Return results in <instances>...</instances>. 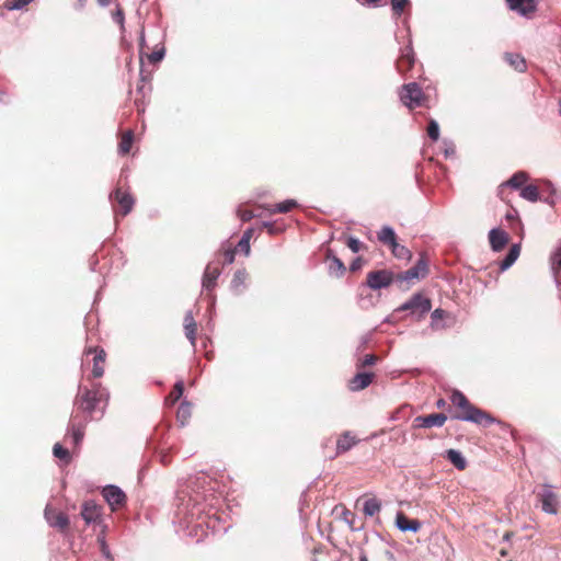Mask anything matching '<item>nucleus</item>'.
Returning <instances> with one entry per match:
<instances>
[{
    "mask_svg": "<svg viewBox=\"0 0 561 561\" xmlns=\"http://www.w3.org/2000/svg\"><path fill=\"white\" fill-rule=\"evenodd\" d=\"M450 402L456 409L455 414L451 416L453 419L469 421L484 427L495 422V417L492 414L472 404L459 390L451 392Z\"/></svg>",
    "mask_w": 561,
    "mask_h": 561,
    "instance_id": "obj_1",
    "label": "nucleus"
},
{
    "mask_svg": "<svg viewBox=\"0 0 561 561\" xmlns=\"http://www.w3.org/2000/svg\"><path fill=\"white\" fill-rule=\"evenodd\" d=\"M108 394L100 383H95L91 389L80 388L76 397V404L79 411L92 416L94 412H103L107 403Z\"/></svg>",
    "mask_w": 561,
    "mask_h": 561,
    "instance_id": "obj_2",
    "label": "nucleus"
},
{
    "mask_svg": "<svg viewBox=\"0 0 561 561\" xmlns=\"http://www.w3.org/2000/svg\"><path fill=\"white\" fill-rule=\"evenodd\" d=\"M401 102L414 110L416 107H431L430 96L426 95L416 82L405 83L399 91Z\"/></svg>",
    "mask_w": 561,
    "mask_h": 561,
    "instance_id": "obj_3",
    "label": "nucleus"
},
{
    "mask_svg": "<svg viewBox=\"0 0 561 561\" xmlns=\"http://www.w3.org/2000/svg\"><path fill=\"white\" fill-rule=\"evenodd\" d=\"M377 239L387 245L394 257L409 261L412 257L411 251L397 241V234L391 227L385 226L378 231Z\"/></svg>",
    "mask_w": 561,
    "mask_h": 561,
    "instance_id": "obj_4",
    "label": "nucleus"
},
{
    "mask_svg": "<svg viewBox=\"0 0 561 561\" xmlns=\"http://www.w3.org/2000/svg\"><path fill=\"white\" fill-rule=\"evenodd\" d=\"M393 279L394 274L389 270L370 271L366 276V285L373 290H378L389 287Z\"/></svg>",
    "mask_w": 561,
    "mask_h": 561,
    "instance_id": "obj_5",
    "label": "nucleus"
},
{
    "mask_svg": "<svg viewBox=\"0 0 561 561\" xmlns=\"http://www.w3.org/2000/svg\"><path fill=\"white\" fill-rule=\"evenodd\" d=\"M415 62L416 58L413 47L411 44H408L400 49V55L396 61V68L402 77L408 78V73L413 69Z\"/></svg>",
    "mask_w": 561,
    "mask_h": 561,
    "instance_id": "obj_6",
    "label": "nucleus"
},
{
    "mask_svg": "<svg viewBox=\"0 0 561 561\" xmlns=\"http://www.w3.org/2000/svg\"><path fill=\"white\" fill-rule=\"evenodd\" d=\"M432 308L431 300L423 296L422 294H415L403 304L399 310H409L413 314H417L419 317H423Z\"/></svg>",
    "mask_w": 561,
    "mask_h": 561,
    "instance_id": "obj_7",
    "label": "nucleus"
},
{
    "mask_svg": "<svg viewBox=\"0 0 561 561\" xmlns=\"http://www.w3.org/2000/svg\"><path fill=\"white\" fill-rule=\"evenodd\" d=\"M111 198L115 201L118 205V208L115 211L122 216L128 215L135 204V199L131 194L127 190H123L122 187H117L114 193L111 195Z\"/></svg>",
    "mask_w": 561,
    "mask_h": 561,
    "instance_id": "obj_8",
    "label": "nucleus"
},
{
    "mask_svg": "<svg viewBox=\"0 0 561 561\" xmlns=\"http://www.w3.org/2000/svg\"><path fill=\"white\" fill-rule=\"evenodd\" d=\"M447 421V415L444 413H433L428 415H419L413 420L412 426L414 428H431L442 427Z\"/></svg>",
    "mask_w": 561,
    "mask_h": 561,
    "instance_id": "obj_9",
    "label": "nucleus"
},
{
    "mask_svg": "<svg viewBox=\"0 0 561 561\" xmlns=\"http://www.w3.org/2000/svg\"><path fill=\"white\" fill-rule=\"evenodd\" d=\"M428 274V264L424 254L421 255L416 264L398 275L400 280H412L423 278Z\"/></svg>",
    "mask_w": 561,
    "mask_h": 561,
    "instance_id": "obj_10",
    "label": "nucleus"
},
{
    "mask_svg": "<svg viewBox=\"0 0 561 561\" xmlns=\"http://www.w3.org/2000/svg\"><path fill=\"white\" fill-rule=\"evenodd\" d=\"M537 497L541 503V510L548 514H557L558 513V495L552 492L549 488H543L541 491L537 493Z\"/></svg>",
    "mask_w": 561,
    "mask_h": 561,
    "instance_id": "obj_11",
    "label": "nucleus"
},
{
    "mask_svg": "<svg viewBox=\"0 0 561 561\" xmlns=\"http://www.w3.org/2000/svg\"><path fill=\"white\" fill-rule=\"evenodd\" d=\"M102 494L113 511L123 506L126 502L125 493L115 485L105 486L102 491Z\"/></svg>",
    "mask_w": 561,
    "mask_h": 561,
    "instance_id": "obj_12",
    "label": "nucleus"
},
{
    "mask_svg": "<svg viewBox=\"0 0 561 561\" xmlns=\"http://www.w3.org/2000/svg\"><path fill=\"white\" fill-rule=\"evenodd\" d=\"M84 353L85 355L94 354L92 375L95 378L102 377L104 375V364L106 358L105 351L100 347H88Z\"/></svg>",
    "mask_w": 561,
    "mask_h": 561,
    "instance_id": "obj_13",
    "label": "nucleus"
},
{
    "mask_svg": "<svg viewBox=\"0 0 561 561\" xmlns=\"http://www.w3.org/2000/svg\"><path fill=\"white\" fill-rule=\"evenodd\" d=\"M45 517L50 526L57 527L60 530H65L69 526L67 515L56 508L47 506L45 510Z\"/></svg>",
    "mask_w": 561,
    "mask_h": 561,
    "instance_id": "obj_14",
    "label": "nucleus"
},
{
    "mask_svg": "<svg viewBox=\"0 0 561 561\" xmlns=\"http://www.w3.org/2000/svg\"><path fill=\"white\" fill-rule=\"evenodd\" d=\"M506 2L511 10L528 16L537 10L538 0H506Z\"/></svg>",
    "mask_w": 561,
    "mask_h": 561,
    "instance_id": "obj_15",
    "label": "nucleus"
},
{
    "mask_svg": "<svg viewBox=\"0 0 561 561\" xmlns=\"http://www.w3.org/2000/svg\"><path fill=\"white\" fill-rule=\"evenodd\" d=\"M528 181V174L526 172H516L507 182L499 186L497 195L502 201H505L506 187L523 188L525 183Z\"/></svg>",
    "mask_w": 561,
    "mask_h": 561,
    "instance_id": "obj_16",
    "label": "nucleus"
},
{
    "mask_svg": "<svg viewBox=\"0 0 561 561\" xmlns=\"http://www.w3.org/2000/svg\"><path fill=\"white\" fill-rule=\"evenodd\" d=\"M80 515L87 524L98 523L102 515V508L93 501H87L82 505Z\"/></svg>",
    "mask_w": 561,
    "mask_h": 561,
    "instance_id": "obj_17",
    "label": "nucleus"
},
{
    "mask_svg": "<svg viewBox=\"0 0 561 561\" xmlns=\"http://www.w3.org/2000/svg\"><path fill=\"white\" fill-rule=\"evenodd\" d=\"M374 378V373L359 371L348 381V388L352 391H360L367 388L373 382Z\"/></svg>",
    "mask_w": 561,
    "mask_h": 561,
    "instance_id": "obj_18",
    "label": "nucleus"
},
{
    "mask_svg": "<svg viewBox=\"0 0 561 561\" xmlns=\"http://www.w3.org/2000/svg\"><path fill=\"white\" fill-rule=\"evenodd\" d=\"M78 414L73 415L69 426V431L71 433V437L76 446H78L82 442L84 437V428L88 423V420L78 421Z\"/></svg>",
    "mask_w": 561,
    "mask_h": 561,
    "instance_id": "obj_19",
    "label": "nucleus"
},
{
    "mask_svg": "<svg viewBox=\"0 0 561 561\" xmlns=\"http://www.w3.org/2000/svg\"><path fill=\"white\" fill-rule=\"evenodd\" d=\"M359 439L351 432H344L336 440V455L344 454L353 448Z\"/></svg>",
    "mask_w": 561,
    "mask_h": 561,
    "instance_id": "obj_20",
    "label": "nucleus"
},
{
    "mask_svg": "<svg viewBox=\"0 0 561 561\" xmlns=\"http://www.w3.org/2000/svg\"><path fill=\"white\" fill-rule=\"evenodd\" d=\"M489 240L494 251H501L508 242V233L501 229H492L489 232Z\"/></svg>",
    "mask_w": 561,
    "mask_h": 561,
    "instance_id": "obj_21",
    "label": "nucleus"
},
{
    "mask_svg": "<svg viewBox=\"0 0 561 561\" xmlns=\"http://www.w3.org/2000/svg\"><path fill=\"white\" fill-rule=\"evenodd\" d=\"M396 524L402 531L410 530L416 533L421 529V523L417 519H411L402 512L397 514Z\"/></svg>",
    "mask_w": 561,
    "mask_h": 561,
    "instance_id": "obj_22",
    "label": "nucleus"
},
{
    "mask_svg": "<svg viewBox=\"0 0 561 561\" xmlns=\"http://www.w3.org/2000/svg\"><path fill=\"white\" fill-rule=\"evenodd\" d=\"M220 275V270L217 266L208 264L205 268L203 276V287L207 290H211L216 286V280Z\"/></svg>",
    "mask_w": 561,
    "mask_h": 561,
    "instance_id": "obj_23",
    "label": "nucleus"
},
{
    "mask_svg": "<svg viewBox=\"0 0 561 561\" xmlns=\"http://www.w3.org/2000/svg\"><path fill=\"white\" fill-rule=\"evenodd\" d=\"M184 330L186 337L190 340L191 344L195 346L197 324L191 312L186 313L184 317Z\"/></svg>",
    "mask_w": 561,
    "mask_h": 561,
    "instance_id": "obj_24",
    "label": "nucleus"
},
{
    "mask_svg": "<svg viewBox=\"0 0 561 561\" xmlns=\"http://www.w3.org/2000/svg\"><path fill=\"white\" fill-rule=\"evenodd\" d=\"M504 59L512 68L519 72H524L527 68L524 57L519 54L506 53Z\"/></svg>",
    "mask_w": 561,
    "mask_h": 561,
    "instance_id": "obj_25",
    "label": "nucleus"
},
{
    "mask_svg": "<svg viewBox=\"0 0 561 561\" xmlns=\"http://www.w3.org/2000/svg\"><path fill=\"white\" fill-rule=\"evenodd\" d=\"M446 458L458 469L465 470L467 468V461L460 451L456 449H448L446 451Z\"/></svg>",
    "mask_w": 561,
    "mask_h": 561,
    "instance_id": "obj_26",
    "label": "nucleus"
},
{
    "mask_svg": "<svg viewBox=\"0 0 561 561\" xmlns=\"http://www.w3.org/2000/svg\"><path fill=\"white\" fill-rule=\"evenodd\" d=\"M295 207H297V202L294 199H287L285 202H282V203H278V204H275V205H272L268 207H264V208L267 209L271 214H276V213L286 214V213H289Z\"/></svg>",
    "mask_w": 561,
    "mask_h": 561,
    "instance_id": "obj_27",
    "label": "nucleus"
},
{
    "mask_svg": "<svg viewBox=\"0 0 561 561\" xmlns=\"http://www.w3.org/2000/svg\"><path fill=\"white\" fill-rule=\"evenodd\" d=\"M133 142H134V133H133V130L128 129V130L124 131L122 137H121V141L118 144V151H119V153H122V154L129 153V151L131 149V146H133Z\"/></svg>",
    "mask_w": 561,
    "mask_h": 561,
    "instance_id": "obj_28",
    "label": "nucleus"
},
{
    "mask_svg": "<svg viewBox=\"0 0 561 561\" xmlns=\"http://www.w3.org/2000/svg\"><path fill=\"white\" fill-rule=\"evenodd\" d=\"M520 254V245L519 244H513L505 256V259L501 263V270H506L510 266H512L515 261L518 259Z\"/></svg>",
    "mask_w": 561,
    "mask_h": 561,
    "instance_id": "obj_29",
    "label": "nucleus"
},
{
    "mask_svg": "<svg viewBox=\"0 0 561 561\" xmlns=\"http://www.w3.org/2000/svg\"><path fill=\"white\" fill-rule=\"evenodd\" d=\"M328 259H329V273H330V275L335 276V277L343 276L345 271H346V267H345L344 263L340 259H337L335 256H333V257H329L328 256Z\"/></svg>",
    "mask_w": 561,
    "mask_h": 561,
    "instance_id": "obj_30",
    "label": "nucleus"
},
{
    "mask_svg": "<svg viewBox=\"0 0 561 561\" xmlns=\"http://www.w3.org/2000/svg\"><path fill=\"white\" fill-rule=\"evenodd\" d=\"M192 415V405L188 402H182L176 411V419L181 425H185Z\"/></svg>",
    "mask_w": 561,
    "mask_h": 561,
    "instance_id": "obj_31",
    "label": "nucleus"
},
{
    "mask_svg": "<svg viewBox=\"0 0 561 561\" xmlns=\"http://www.w3.org/2000/svg\"><path fill=\"white\" fill-rule=\"evenodd\" d=\"M520 196L529 202H537L540 199L539 190L536 185L529 184L522 188Z\"/></svg>",
    "mask_w": 561,
    "mask_h": 561,
    "instance_id": "obj_32",
    "label": "nucleus"
},
{
    "mask_svg": "<svg viewBox=\"0 0 561 561\" xmlns=\"http://www.w3.org/2000/svg\"><path fill=\"white\" fill-rule=\"evenodd\" d=\"M184 383L183 381H178L171 392L165 398V404L173 405L183 394Z\"/></svg>",
    "mask_w": 561,
    "mask_h": 561,
    "instance_id": "obj_33",
    "label": "nucleus"
},
{
    "mask_svg": "<svg viewBox=\"0 0 561 561\" xmlns=\"http://www.w3.org/2000/svg\"><path fill=\"white\" fill-rule=\"evenodd\" d=\"M381 504L377 499H369L364 503V514L367 516H374L379 513Z\"/></svg>",
    "mask_w": 561,
    "mask_h": 561,
    "instance_id": "obj_34",
    "label": "nucleus"
},
{
    "mask_svg": "<svg viewBox=\"0 0 561 561\" xmlns=\"http://www.w3.org/2000/svg\"><path fill=\"white\" fill-rule=\"evenodd\" d=\"M53 454L56 458L62 460L65 463H69L71 460V455L67 448H65L59 443H56L53 448Z\"/></svg>",
    "mask_w": 561,
    "mask_h": 561,
    "instance_id": "obj_35",
    "label": "nucleus"
},
{
    "mask_svg": "<svg viewBox=\"0 0 561 561\" xmlns=\"http://www.w3.org/2000/svg\"><path fill=\"white\" fill-rule=\"evenodd\" d=\"M112 19L119 25L121 31L123 32L125 30V14L123 8L119 4H117L115 10L112 12Z\"/></svg>",
    "mask_w": 561,
    "mask_h": 561,
    "instance_id": "obj_36",
    "label": "nucleus"
},
{
    "mask_svg": "<svg viewBox=\"0 0 561 561\" xmlns=\"http://www.w3.org/2000/svg\"><path fill=\"white\" fill-rule=\"evenodd\" d=\"M552 271L557 277L561 274V248L551 257Z\"/></svg>",
    "mask_w": 561,
    "mask_h": 561,
    "instance_id": "obj_37",
    "label": "nucleus"
},
{
    "mask_svg": "<svg viewBox=\"0 0 561 561\" xmlns=\"http://www.w3.org/2000/svg\"><path fill=\"white\" fill-rule=\"evenodd\" d=\"M237 215L244 222L250 221L252 218L260 216L259 214H255L254 210L243 207L238 208Z\"/></svg>",
    "mask_w": 561,
    "mask_h": 561,
    "instance_id": "obj_38",
    "label": "nucleus"
},
{
    "mask_svg": "<svg viewBox=\"0 0 561 561\" xmlns=\"http://www.w3.org/2000/svg\"><path fill=\"white\" fill-rule=\"evenodd\" d=\"M409 3V0H391V9L396 15H401Z\"/></svg>",
    "mask_w": 561,
    "mask_h": 561,
    "instance_id": "obj_39",
    "label": "nucleus"
},
{
    "mask_svg": "<svg viewBox=\"0 0 561 561\" xmlns=\"http://www.w3.org/2000/svg\"><path fill=\"white\" fill-rule=\"evenodd\" d=\"M32 1L33 0H7L4 2V7L8 10H19V9H22L23 7L27 5Z\"/></svg>",
    "mask_w": 561,
    "mask_h": 561,
    "instance_id": "obj_40",
    "label": "nucleus"
},
{
    "mask_svg": "<svg viewBox=\"0 0 561 561\" xmlns=\"http://www.w3.org/2000/svg\"><path fill=\"white\" fill-rule=\"evenodd\" d=\"M378 360V357L374 354H368L366 355L363 359H360L357 364H356V367L357 369H363L367 366H373L377 363Z\"/></svg>",
    "mask_w": 561,
    "mask_h": 561,
    "instance_id": "obj_41",
    "label": "nucleus"
},
{
    "mask_svg": "<svg viewBox=\"0 0 561 561\" xmlns=\"http://www.w3.org/2000/svg\"><path fill=\"white\" fill-rule=\"evenodd\" d=\"M427 135L434 141H436L439 138V127H438V124L434 119H431L428 122Z\"/></svg>",
    "mask_w": 561,
    "mask_h": 561,
    "instance_id": "obj_42",
    "label": "nucleus"
},
{
    "mask_svg": "<svg viewBox=\"0 0 561 561\" xmlns=\"http://www.w3.org/2000/svg\"><path fill=\"white\" fill-rule=\"evenodd\" d=\"M346 245L354 252L357 253L362 249H364V244L356 238L348 237L346 241Z\"/></svg>",
    "mask_w": 561,
    "mask_h": 561,
    "instance_id": "obj_43",
    "label": "nucleus"
},
{
    "mask_svg": "<svg viewBox=\"0 0 561 561\" xmlns=\"http://www.w3.org/2000/svg\"><path fill=\"white\" fill-rule=\"evenodd\" d=\"M234 255H236V249H233V248L225 249V250L222 251L224 263H225V264H231V263H233V261H234Z\"/></svg>",
    "mask_w": 561,
    "mask_h": 561,
    "instance_id": "obj_44",
    "label": "nucleus"
},
{
    "mask_svg": "<svg viewBox=\"0 0 561 561\" xmlns=\"http://www.w3.org/2000/svg\"><path fill=\"white\" fill-rule=\"evenodd\" d=\"M234 249H236V252L237 251L243 252L244 255H247V256L250 254V251H251L250 243L242 239H240V241L238 242V244Z\"/></svg>",
    "mask_w": 561,
    "mask_h": 561,
    "instance_id": "obj_45",
    "label": "nucleus"
},
{
    "mask_svg": "<svg viewBox=\"0 0 561 561\" xmlns=\"http://www.w3.org/2000/svg\"><path fill=\"white\" fill-rule=\"evenodd\" d=\"M245 277H247V272L245 271H238V272H236L232 282H233V284L239 285V284L243 283Z\"/></svg>",
    "mask_w": 561,
    "mask_h": 561,
    "instance_id": "obj_46",
    "label": "nucleus"
},
{
    "mask_svg": "<svg viewBox=\"0 0 561 561\" xmlns=\"http://www.w3.org/2000/svg\"><path fill=\"white\" fill-rule=\"evenodd\" d=\"M148 58L151 62H158L163 58V51L162 50L153 51L148 56Z\"/></svg>",
    "mask_w": 561,
    "mask_h": 561,
    "instance_id": "obj_47",
    "label": "nucleus"
},
{
    "mask_svg": "<svg viewBox=\"0 0 561 561\" xmlns=\"http://www.w3.org/2000/svg\"><path fill=\"white\" fill-rule=\"evenodd\" d=\"M253 233H254V229L253 228H249L244 231L243 236H242V240H245L247 242L250 243V240L251 238L253 237Z\"/></svg>",
    "mask_w": 561,
    "mask_h": 561,
    "instance_id": "obj_48",
    "label": "nucleus"
},
{
    "mask_svg": "<svg viewBox=\"0 0 561 561\" xmlns=\"http://www.w3.org/2000/svg\"><path fill=\"white\" fill-rule=\"evenodd\" d=\"M362 266V259L360 257H357L356 260L353 261V263L351 264V270L352 271H356L358 268H360Z\"/></svg>",
    "mask_w": 561,
    "mask_h": 561,
    "instance_id": "obj_49",
    "label": "nucleus"
},
{
    "mask_svg": "<svg viewBox=\"0 0 561 561\" xmlns=\"http://www.w3.org/2000/svg\"><path fill=\"white\" fill-rule=\"evenodd\" d=\"M262 227L267 229L268 233H271V234L275 233V229L272 224L263 222Z\"/></svg>",
    "mask_w": 561,
    "mask_h": 561,
    "instance_id": "obj_50",
    "label": "nucleus"
},
{
    "mask_svg": "<svg viewBox=\"0 0 561 561\" xmlns=\"http://www.w3.org/2000/svg\"><path fill=\"white\" fill-rule=\"evenodd\" d=\"M442 312L443 311L440 309L434 310L433 313H432L433 319L440 318L442 317Z\"/></svg>",
    "mask_w": 561,
    "mask_h": 561,
    "instance_id": "obj_51",
    "label": "nucleus"
},
{
    "mask_svg": "<svg viewBox=\"0 0 561 561\" xmlns=\"http://www.w3.org/2000/svg\"><path fill=\"white\" fill-rule=\"evenodd\" d=\"M446 405V401L444 399H438L436 402V407L438 409H443Z\"/></svg>",
    "mask_w": 561,
    "mask_h": 561,
    "instance_id": "obj_52",
    "label": "nucleus"
},
{
    "mask_svg": "<svg viewBox=\"0 0 561 561\" xmlns=\"http://www.w3.org/2000/svg\"><path fill=\"white\" fill-rule=\"evenodd\" d=\"M99 4L102 7H106L110 4L111 0H98Z\"/></svg>",
    "mask_w": 561,
    "mask_h": 561,
    "instance_id": "obj_53",
    "label": "nucleus"
},
{
    "mask_svg": "<svg viewBox=\"0 0 561 561\" xmlns=\"http://www.w3.org/2000/svg\"><path fill=\"white\" fill-rule=\"evenodd\" d=\"M359 561H368L366 553H360Z\"/></svg>",
    "mask_w": 561,
    "mask_h": 561,
    "instance_id": "obj_54",
    "label": "nucleus"
},
{
    "mask_svg": "<svg viewBox=\"0 0 561 561\" xmlns=\"http://www.w3.org/2000/svg\"><path fill=\"white\" fill-rule=\"evenodd\" d=\"M87 0H78L79 7L82 8Z\"/></svg>",
    "mask_w": 561,
    "mask_h": 561,
    "instance_id": "obj_55",
    "label": "nucleus"
},
{
    "mask_svg": "<svg viewBox=\"0 0 561 561\" xmlns=\"http://www.w3.org/2000/svg\"><path fill=\"white\" fill-rule=\"evenodd\" d=\"M135 104L137 105V107H139V104H138V101H135ZM140 111V108H138Z\"/></svg>",
    "mask_w": 561,
    "mask_h": 561,
    "instance_id": "obj_56",
    "label": "nucleus"
}]
</instances>
